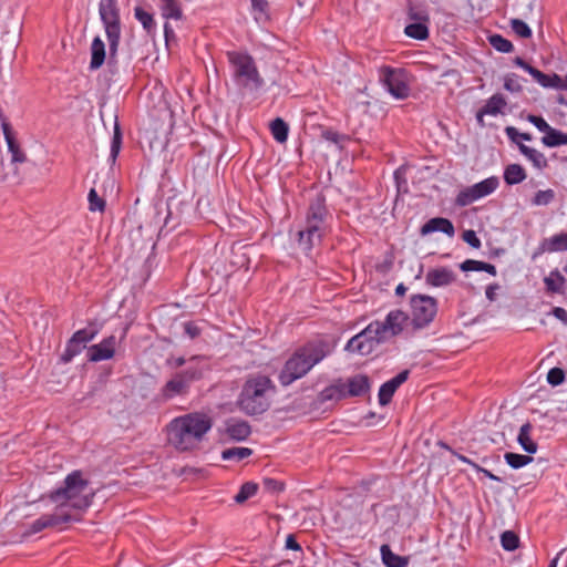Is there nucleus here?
<instances>
[{"label": "nucleus", "instance_id": "1", "mask_svg": "<svg viewBox=\"0 0 567 567\" xmlns=\"http://www.w3.org/2000/svg\"><path fill=\"white\" fill-rule=\"evenodd\" d=\"M212 427L213 421L205 413L192 412L174 417L166 425L167 443L178 452L195 451Z\"/></svg>", "mask_w": 567, "mask_h": 567}, {"label": "nucleus", "instance_id": "2", "mask_svg": "<svg viewBox=\"0 0 567 567\" xmlns=\"http://www.w3.org/2000/svg\"><path fill=\"white\" fill-rule=\"evenodd\" d=\"M93 496L82 472L73 471L65 477L63 486L51 492L49 497L58 512L75 514L80 519L81 513L91 506Z\"/></svg>", "mask_w": 567, "mask_h": 567}, {"label": "nucleus", "instance_id": "3", "mask_svg": "<svg viewBox=\"0 0 567 567\" xmlns=\"http://www.w3.org/2000/svg\"><path fill=\"white\" fill-rule=\"evenodd\" d=\"M331 353V348L323 340H315L297 348L286 360L279 372L278 380L281 385L288 386L303 378L315 365Z\"/></svg>", "mask_w": 567, "mask_h": 567}, {"label": "nucleus", "instance_id": "4", "mask_svg": "<svg viewBox=\"0 0 567 567\" xmlns=\"http://www.w3.org/2000/svg\"><path fill=\"white\" fill-rule=\"evenodd\" d=\"M275 391L272 381L262 374L249 377L238 398L239 409L248 415L261 414L270 406V396Z\"/></svg>", "mask_w": 567, "mask_h": 567}, {"label": "nucleus", "instance_id": "5", "mask_svg": "<svg viewBox=\"0 0 567 567\" xmlns=\"http://www.w3.org/2000/svg\"><path fill=\"white\" fill-rule=\"evenodd\" d=\"M327 218L324 199L318 197L309 205L303 229L297 233L298 246L302 251L308 254L321 243L328 231Z\"/></svg>", "mask_w": 567, "mask_h": 567}, {"label": "nucleus", "instance_id": "6", "mask_svg": "<svg viewBox=\"0 0 567 567\" xmlns=\"http://www.w3.org/2000/svg\"><path fill=\"white\" fill-rule=\"evenodd\" d=\"M234 83L248 91H257L264 85L255 60L245 52L231 51L227 53Z\"/></svg>", "mask_w": 567, "mask_h": 567}, {"label": "nucleus", "instance_id": "7", "mask_svg": "<svg viewBox=\"0 0 567 567\" xmlns=\"http://www.w3.org/2000/svg\"><path fill=\"white\" fill-rule=\"evenodd\" d=\"M380 82L388 92L396 100H404L410 95V76L402 68L382 65L378 70Z\"/></svg>", "mask_w": 567, "mask_h": 567}, {"label": "nucleus", "instance_id": "8", "mask_svg": "<svg viewBox=\"0 0 567 567\" xmlns=\"http://www.w3.org/2000/svg\"><path fill=\"white\" fill-rule=\"evenodd\" d=\"M384 341H386V338L379 330L377 320L352 337L346 344V350L352 353L368 355Z\"/></svg>", "mask_w": 567, "mask_h": 567}, {"label": "nucleus", "instance_id": "9", "mask_svg": "<svg viewBox=\"0 0 567 567\" xmlns=\"http://www.w3.org/2000/svg\"><path fill=\"white\" fill-rule=\"evenodd\" d=\"M499 186V179L496 176L487 177L470 187L462 189L455 199L456 205L464 207L483 197L494 193Z\"/></svg>", "mask_w": 567, "mask_h": 567}, {"label": "nucleus", "instance_id": "10", "mask_svg": "<svg viewBox=\"0 0 567 567\" xmlns=\"http://www.w3.org/2000/svg\"><path fill=\"white\" fill-rule=\"evenodd\" d=\"M437 311L436 301L430 296L417 295L411 298L412 322L416 328L427 326Z\"/></svg>", "mask_w": 567, "mask_h": 567}, {"label": "nucleus", "instance_id": "11", "mask_svg": "<svg viewBox=\"0 0 567 567\" xmlns=\"http://www.w3.org/2000/svg\"><path fill=\"white\" fill-rule=\"evenodd\" d=\"M78 520V515L72 513L58 512L56 508H54V512L52 514H45L35 519L30 525L29 530L25 532V535L37 534L49 527H58L62 524Z\"/></svg>", "mask_w": 567, "mask_h": 567}, {"label": "nucleus", "instance_id": "12", "mask_svg": "<svg viewBox=\"0 0 567 567\" xmlns=\"http://www.w3.org/2000/svg\"><path fill=\"white\" fill-rule=\"evenodd\" d=\"M409 317L405 312L401 310H392L386 315L383 322L378 321V328L388 340L400 334L406 326Z\"/></svg>", "mask_w": 567, "mask_h": 567}, {"label": "nucleus", "instance_id": "13", "mask_svg": "<svg viewBox=\"0 0 567 567\" xmlns=\"http://www.w3.org/2000/svg\"><path fill=\"white\" fill-rule=\"evenodd\" d=\"M117 340L115 336L104 338L101 342L91 346L87 349V360L91 362H100L111 360L115 355Z\"/></svg>", "mask_w": 567, "mask_h": 567}, {"label": "nucleus", "instance_id": "14", "mask_svg": "<svg viewBox=\"0 0 567 567\" xmlns=\"http://www.w3.org/2000/svg\"><path fill=\"white\" fill-rule=\"evenodd\" d=\"M507 106L505 96L501 93L493 94L476 113V120L481 126H484V116H497L504 114V110Z\"/></svg>", "mask_w": 567, "mask_h": 567}, {"label": "nucleus", "instance_id": "15", "mask_svg": "<svg viewBox=\"0 0 567 567\" xmlns=\"http://www.w3.org/2000/svg\"><path fill=\"white\" fill-rule=\"evenodd\" d=\"M567 251V234H556L549 238H545L540 241L537 249L533 252L532 259L536 260L539 256L545 252H558Z\"/></svg>", "mask_w": 567, "mask_h": 567}, {"label": "nucleus", "instance_id": "16", "mask_svg": "<svg viewBox=\"0 0 567 567\" xmlns=\"http://www.w3.org/2000/svg\"><path fill=\"white\" fill-rule=\"evenodd\" d=\"M2 132L4 135V140L8 145V151L11 154L12 163H23L25 162V154L21 151L19 143L16 138V133L13 132L9 122L3 121L1 124Z\"/></svg>", "mask_w": 567, "mask_h": 567}, {"label": "nucleus", "instance_id": "17", "mask_svg": "<svg viewBox=\"0 0 567 567\" xmlns=\"http://www.w3.org/2000/svg\"><path fill=\"white\" fill-rule=\"evenodd\" d=\"M190 382L186 378V374L176 373L163 388V396L165 399H172L176 395L185 394L189 388Z\"/></svg>", "mask_w": 567, "mask_h": 567}, {"label": "nucleus", "instance_id": "18", "mask_svg": "<svg viewBox=\"0 0 567 567\" xmlns=\"http://www.w3.org/2000/svg\"><path fill=\"white\" fill-rule=\"evenodd\" d=\"M436 231L443 233L449 237H453L455 234V229L452 221L444 217L431 218L421 227L422 236H426L429 234Z\"/></svg>", "mask_w": 567, "mask_h": 567}, {"label": "nucleus", "instance_id": "19", "mask_svg": "<svg viewBox=\"0 0 567 567\" xmlns=\"http://www.w3.org/2000/svg\"><path fill=\"white\" fill-rule=\"evenodd\" d=\"M425 280L433 287H444L451 285L455 280V274L446 267L430 269L426 272Z\"/></svg>", "mask_w": 567, "mask_h": 567}, {"label": "nucleus", "instance_id": "20", "mask_svg": "<svg viewBox=\"0 0 567 567\" xmlns=\"http://www.w3.org/2000/svg\"><path fill=\"white\" fill-rule=\"evenodd\" d=\"M544 285L548 293H565L566 279L558 269L549 271V274L544 278Z\"/></svg>", "mask_w": 567, "mask_h": 567}, {"label": "nucleus", "instance_id": "21", "mask_svg": "<svg viewBox=\"0 0 567 567\" xmlns=\"http://www.w3.org/2000/svg\"><path fill=\"white\" fill-rule=\"evenodd\" d=\"M533 425L529 422L524 423L518 432L517 442L528 454H535L538 450L537 443L532 437Z\"/></svg>", "mask_w": 567, "mask_h": 567}, {"label": "nucleus", "instance_id": "22", "mask_svg": "<svg viewBox=\"0 0 567 567\" xmlns=\"http://www.w3.org/2000/svg\"><path fill=\"white\" fill-rule=\"evenodd\" d=\"M106 38L109 41V48L111 55L116 54L120 38H121V24L120 20L103 22Z\"/></svg>", "mask_w": 567, "mask_h": 567}, {"label": "nucleus", "instance_id": "23", "mask_svg": "<svg viewBox=\"0 0 567 567\" xmlns=\"http://www.w3.org/2000/svg\"><path fill=\"white\" fill-rule=\"evenodd\" d=\"M347 386V395L359 396L363 395L369 391L370 384L367 375L358 374L349 379Z\"/></svg>", "mask_w": 567, "mask_h": 567}, {"label": "nucleus", "instance_id": "24", "mask_svg": "<svg viewBox=\"0 0 567 567\" xmlns=\"http://www.w3.org/2000/svg\"><path fill=\"white\" fill-rule=\"evenodd\" d=\"M105 61V45L100 37H95L91 44L90 69H100Z\"/></svg>", "mask_w": 567, "mask_h": 567}, {"label": "nucleus", "instance_id": "25", "mask_svg": "<svg viewBox=\"0 0 567 567\" xmlns=\"http://www.w3.org/2000/svg\"><path fill=\"white\" fill-rule=\"evenodd\" d=\"M515 64L519 68H522L524 71L529 73L533 79L543 87L550 89L551 83V74H545L542 71L537 70L536 68L532 66L527 62H525L523 59L517 58L515 60Z\"/></svg>", "mask_w": 567, "mask_h": 567}, {"label": "nucleus", "instance_id": "26", "mask_svg": "<svg viewBox=\"0 0 567 567\" xmlns=\"http://www.w3.org/2000/svg\"><path fill=\"white\" fill-rule=\"evenodd\" d=\"M519 151L535 168L542 171L548 166V161L540 151L525 144H519Z\"/></svg>", "mask_w": 567, "mask_h": 567}, {"label": "nucleus", "instance_id": "27", "mask_svg": "<svg viewBox=\"0 0 567 567\" xmlns=\"http://www.w3.org/2000/svg\"><path fill=\"white\" fill-rule=\"evenodd\" d=\"M382 563L386 567H406L409 558L394 554L389 545H382L380 548Z\"/></svg>", "mask_w": 567, "mask_h": 567}, {"label": "nucleus", "instance_id": "28", "mask_svg": "<svg viewBox=\"0 0 567 567\" xmlns=\"http://www.w3.org/2000/svg\"><path fill=\"white\" fill-rule=\"evenodd\" d=\"M99 13L102 22L120 20L116 0H101Z\"/></svg>", "mask_w": 567, "mask_h": 567}, {"label": "nucleus", "instance_id": "29", "mask_svg": "<svg viewBox=\"0 0 567 567\" xmlns=\"http://www.w3.org/2000/svg\"><path fill=\"white\" fill-rule=\"evenodd\" d=\"M207 369V364L204 359L193 358L189 365L182 373L186 374V378L192 383L195 380L200 379Z\"/></svg>", "mask_w": 567, "mask_h": 567}, {"label": "nucleus", "instance_id": "30", "mask_svg": "<svg viewBox=\"0 0 567 567\" xmlns=\"http://www.w3.org/2000/svg\"><path fill=\"white\" fill-rule=\"evenodd\" d=\"M250 432V426L245 421H234L227 425V434L236 441L246 440Z\"/></svg>", "mask_w": 567, "mask_h": 567}, {"label": "nucleus", "instance_id": "31", "mask_svg": "<svg viewBox=\"0 0 567 567\" xmlns=\"http://www.w3.org/2000/svg\"><path fill=\"white\" fill-rule=\"evenodd\" d=\"M526 178L525 169L519 164H511L504 171V181L508 185H516Z\"/></svg>", "mask_w": 567, "mask_h": 567}, {"label": "nucleus", "instance_id": "32", "mask_svg": "<svg viewBox=\"0 0 567 567\" xmlns=\"http://www.w3.org/2000/svg\"><path fill=\"white\" fill-rule=\"evenodd\" d=\"M542 143L547 147L567 145V133L550 127V130L542 137Z\"/></svg>", "mask_w": 567, "mask_h": 567}, {"label": "nucleus", "instance_id": "33", "mask_svg": "<svg viewBox=\"0 0 567 567\" xmlns=\"http://www.w3.org/2000/svg\"><path fill=\"white\" fill-rule=\"evenodd\" d=\"M161 12L163 18L179 20L182 19L183 12L177 0H161L159 3Z\"/></svg>", "mask_w": 567, "mask_h": 567}, {"label": "nucleus", "instance_id": "34", "mask_svg": "<svg viewBox=\"0 0 567 567\" xmlns=\"http://www.w3.org/2000/svg\"><path fill=\"white\" fill-rule=\"evenodd\" d=\"M270 132L274 137V140L278 143H286L288 140L289 134V126L288 124L280 117L275 118L270 123Z\"/></svg>", "mask_w": 567, "mask_h": 567}, {"label": "nucleus", "instance_id": "35", "mask_svg": "<svg viewBox=\"0 0 567 567\" xmlns=\"http://www.w3.org/2000/svg\"><path fill=\"white\" fill-rule=\"evenodd\" d=\"M404 33L406 37L415 39V40H426L430 35L427 23L423 22H414L410 23L404 28Z\"/></svg>", "mask_w": 567, "mask_h": 567}, {"label": "nucleus", "instance_id": "36", "mask_svg": "<svg viewBox=\"0 0 567 567\" xmlns=\"http://www.w3.org/2000/svg\"><path fill=\"white\" fill-rule=\"evenodd\" d=\"M320 395L322 401L340 400L347 396V386L344 383L338 382L323 389Z\"/></svg>", "mask_w": 567, "mask_h": 567}, {"label": "nucleus", "instance_id": "37", "mask_svg": "<svg viewBox=\"0 0 567 567\" xmlns=\"http://www.w3.org/2000/svg\"><path fill=\"white\" fill-rule=\"evenodd\" d=\"M252 454V450L244 446H236L226 449L221 452V458L224 461H241L249 457Z\"/></svg>", "mask_w": 567, "mask_h": 567}, {"label": "nucleus", "instance_id": "38", "mask_svg": "<svg viewBox=\"0 0 567 567\" xmlns=\"http://www.w3.org/2000/svg\"><path fill=\"white\" fill-rule=\"evenodd\" d=\"M504 458H505V462L514 470L522 468V467L528 465L533 461L532 456L512 453V452L505 453Z\"/></svg>", "mask_w": 567, "mask_h": 567}, {"label": "nucleus", "instance_id": "39", "mask_svg": "<svg viewBox=\"0 0 567 567\" xmlns=\"http://www.w3.org/2000/svg\"><path fill=\"white\" fill-rule=\"evenodd\" d=\"M258 491V485L252 482H247L241 485L239 492L235 495L234 499L236 503L241 504L255 496Z\"/></svg>", "mask_w": 567, "mask_h": 567}, {"label": "nucleus", "instance_id": "40", "mask_svg": "<svg viewBox=\"0 0 567 567\" xmlns=\"http://www.w3.org/2000/svg\"><path fill=\"white\" fill-rule=\"evenodd\" d=\"M121 146H122V134L120 131V126L116 123L114 126V133H113V137H112V142H111V150H110V156H109V161L111 164L115 163V161L120 154Z\"/></svg>", "mask_w": 567, "mask_h": 567}, {"label": "nucleus", "instance_id": "41", "mask_svg": "<svg viewBox=\"0 0 567 567\" xmlns=\"http://www.w3.org/2000/svg\"><path fill=\"white\" fill-rule=\"evenodd\" d=\"M491 45L502 53H509L514 50L513 43L501 34H493L488 38Z\"/></svg>", "mask_w": 567, "mask_h": 567}, {"label": "nucleus", "instance_id": "42", "mask_svg": "<svg viewBox=\"0 0 567 567\" xmlns=\"http://www.w3.org/2000/svg\"><path fill=\"white\" fill-rule=\"evenodd\" d=\"M84 349L83 346L78 344L72 338L68 341L66 347L61 355V361L63 363H69L73 360L74 357L79 355L82 350Z\"/></svg>", "mask_w": 567, "mask_h": 567}, {"label": "nucleus", "instance_id": "43", "mask_svg": "<svg viewBox=\"0 0 567 567\" xmlns=\"http://www.w3.org/2000/svg\"><path fill=\"white\" fill-rule=\"evenodd\" d=\"M501 545L507 551H513L519 546L518 536L512 530H505L501 535Z\"/></svg>", "mask_w": 567, "mask_h": 567}, {"label": "nucleus", "instance_id": "44", "mask_svg": "<svg viewBox=\"0 0 567 567\" xmlns=\"http://www.w3.org/2000/svg\"><path fill=\"white\" fill-rule=\"evenodd\" d=\"M509 25L519 38L528 39L533 34L528 24L520 19H512Z\"/></svg>", "mask_w": 567, "mask_h": 567}, {"label": "nucleus", "instance_id": "45", "mask_svg": "<svg viewBox=\"0 0 567 567\" xmlns=\"http://www.w3.org/2000/svg\"><path fill=\"white\" fill-rule=\"evenodd\" d=\"M555 199V192L553 189L538 190L533 199L534 206H547Z\"/></svg>", "mask_w": 567, "mask_h": 567}, {"label": "nucleus", "instance_id": "46", "mask_svg": "<svg viewBox=\"0 0 567 567\" xmlns=\"http://www.w3.org/2000/svg\"><path fill=\"white\" fill-rule=\"evenodd\" d=\"M89 200V209L91 212H104L105 209V200L99 196L97 192L94 188H91L87 195Z\"/></svg>", "mask_w": 567, "mask_h": 567}, {"label": "nucleus", "instance_id": "47", "mask_svg": "<svg viewBox=\"0 0 567 567\" xmlns=\"http://www.w3.org/2000/svg\"><path fill=\"white\" fill-rule=\"evenodd\" d=\"M396 389L390 383L389 381L384 382L378 393L379 403L381 405H386L392 400L393 394L395 393Z\"/></svg>", "mask_w": 567, "mask_h": 567}, {"label": "nucleus", "instance_id": "48", "mask_svg": "<svg viewBox=\"0 0 567 567\" xmlns=\"http://www.w3.org/2000/svg\"><path fill=\"white\" fill-rule=\"evenodd\" d=\"M251 8L255 14V20H266L268 18V1L267 0H250Z\"/></svg>", "mask_w": 567, "mask_h": 567}, {"label": "nucleus", "instance_id": "49", "mask_svg": "<svg viewBox=\"0 0 567 567\" xmlns=\"http://www.w3.org/2000/svg\"><path fill=\"white\" fill-rule=\"evenodd\" d=\"M565 378L566 374L560 368H551L547 373V382L553 386L560 385L565 381Z\"/></svg>", "mask_w": 567, "mask_h": 567}, {"label": "nucleus", "instance_id": "50", "mask_svg": "<svg viewBox=\"0 0 567 567\" xmlns=\"http://www.w3.org/2000/svg\"><path fill=\"white\" fill-rule=\"evenodd\" d=\"M135 18L142 23L144 29L151 30L154 25V20L151 13L146 12L140 7H136L134 10Z\"/></svg>", "mask_w": 567, "mask_h": 567}, {"label": "nucleus", "instance_id": "51", "mask_svg": "<svg viewBox=\"0 0 567 567\" xmlns=\"http://www.w3.org/2000/svg\"><path fill=\"white\" fill-rule=\"evenodd\" d=\"M96 332L89 331L86 329L78 330L71 337L78 344H81L85 348V344L92 341L95 338Z\"/></svg>", "mask_w": 567, "mask_h": 567}, {"label": "nucleus", "instance_id": "52", "mask_svg": "<svg viewBox=\"0 0 567 567\" xmlns=\"http://www.w3.org/2000/svg\"><path fill=\"white\" fill-rule=\"evenodd\" d=\"M408 16L411 20H413L415 22L427 23L430 20L427 12L425 10L419 9L416 7H410L409 11H408Z\"/></svg>", "mask_w": 567, "mask_h": 567}, {"label": "nucleus", "instance_id": "53", "mask_svg": "<svg viewBox=\"0 0 567 567\" xmlns=\"http://www.w3.org/2000/svg\"><path fill=\"white\" fill-rule=\"evenodd\" d=\"M507 136L519 146L520 141H530L532 136L528 133H519L515 127H506Z\"/></svg>", "mask_w": 567, "mask_h": 567}, {"label": "nucleus", "instance_id": "54", "mask_svg": "<svg viewBox=\"0 0 567 567\" xmlns=\"http://www.w3.org/2000/svg\"><path fill=\"white\" fill-rule=\"evenodd\" d=\"M527 120L532 123L538 131L543 133H547L550 130V125L542 117L537 115H528Z\"/></svg>", "mask_w": 567, "mask_h": 567}, {"label": "nucleus", "instance_id": "55", "mask_svg": "<svg viewBox=\"0 0 567 567\" xmlns=\"http://www.w3.org/2000/svg\"><path fill=\"white\" fill-rule=\"evenodd\" d=\"M504 87L509 92H519L522 90V86L518 82L517 75H506L504 79Z\"/></svg>", "mask_w": 567, "mask_h": 567}, {"label": "nucleus", "instance_id": "56", "mask_svg": "<svg viewBox=\"0 0 567 567\" xmlns=\"http://www.w3.org/2000/svg\"><path fill=\"white\" fill-rule=\"evenodd\" d=\"M484 261L467 259L461 264L463 271H483Z\"/></svg>", "mask_w": 567, "mask_h": 567}, {"label": "nucleus", "instance_id": "57", "mask_svg": "<svg viewBox=\"0 0 567 567\" xmlns=\"http://www.w3.org/2000/svg\"><path fill=\"white\" fill-rule=\"evenodd\" d=\"M550 89L567 90V76L560 78L558 74H551Z\"/></svg>", "mask_w": 567, "mask_h": 567}, {"label": "nucleus", "instance_id": "58", "mask_svg": "<svg viewBox=\"0 0 567 567\" xmlns=\"http://www.w3.org/2000/svg\"><path fill=\"white\" fill-rule=\"evenodd\" d=\"M184 330H185V333L190 339H195V338H197L200 334L199 327L196 323H194V322H186V323H184Z\"/></svg>", "mask_w": 567, "mask_h": 567}, {"label": "nucleus", "instance_id": "59", "mask_svg": "<svg viewBox=\"0 0 567 567\" xmlns=\"http://www.w3.org/2000/svg\"><path fill=\"white\" fill-rule=\"evenodd\" d=\"M409 378V370H403L399 374H396L394 378L389 380L390 383L394 386V389L398 390V388L403 384Z\"/></svg>", "mask_w": 567, "mask_h": 567}, {"label": "nucleus", "instance_id": "60", "mask_svg": "<svg viewBox=\"0 0 567 567\" xmlns=\"http://www.w3.org/2000/svg\"><path fill=\"white\" fill-rule=\"evenodd\" d=\"M501 289L498 284H493L486 287L485 296L489 301H495L497 298V292Z\"/></svg>", "mask_w": 567, "mask_h": 567}, {"label": "nucleus", "instance_id": "61", "mask_svg": "<svg viewBox=\"0 0 567 567\" xmlns=\"http://www.w3.org/2000/svg\"><path fill=\"white\" fill-rule=\"evenodd\" d=\"M463 238L467 244H470L473 247H478L481 244L480 239L476 237L475 231L473 230L465 231Z\"/></svg>", "mask_w": 567, "mask_h": 567}, {"label": "nucleus", "instance_id": "62", "mask_svg": "<svg viewBox=\"0 0 567 567\" xmlns=\"http://www.w3.org/2000/svg\"><path fill=\"white\" fill-rule=\"evenodd\" d=\"M553 316L564 323H567V311L561 307H555L551 311Z\"/></svg>", "mask_w": 567, "mask_h": 567}, {"label": "nucleus", "instance_id": "63", "mask_svg": "<svg viewBox=\"0 0 567 567\" xmlns=\"http://www.w3.org/2000/svg\"><path fill=\"white\" fill-rule=\"evenodd\" d=\"M473 468L478 473H483L486 477H488L492 481L501 482V478L498 476L494 475L491 471L481 467L478 464H473Z\"/></svg>", "mask_w": 567, "mask_h": 567}, {"label": "nucleus", "instance_id": "64", "mask_svg": "<svg viewBox=\"0 0 567 567\" xmlns=\"http://www.w3.org/2000/svg\"><path fill=\"white\" fill-rule=\"evenodd\" d=\"M286 547L293 550H300V545L297 543L292 535H288L286 538Z\"/></svg>", "mask_w": 567, "mask_h": 567}]
</instances>
